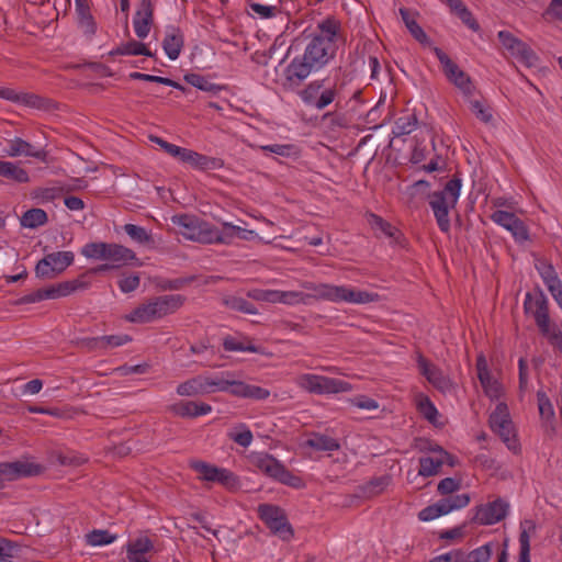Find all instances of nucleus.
<instances>
[{"instance_id":"4be33fe9","label":"nucleus","mask_w":562,"mask_h":562,"mask_svg":"<svg viewBox=\"0 0 562 562\" xmlns=\"http://www.w3.org/2000/svg\"><path fill=\"white\" fill-rule=\"evenodd\" d=\"M509 504L504 499H495L477 508L475 519L481 525H494L504 519Z\"/></svg>"},{"instance_id":"72a5a7b5","label":"nucleus","mask_w":562,"mask_h":562,"mask_svg":"<svg viewBox=\"0 0 562 562\" xmlns=\"http://www.w3.org/2000/svg\"><path fill=\"white\" fill-rule=\"evenodd\" d=\"M179 160L196 169L206 170L213 165V160L191 149L183 148Z\"/></svg>"},{"instance_id":"338daca9","label":"nucleus","mask_w":562,"mask_h":562,"mask_svg":"<svg viewBox=\"0 0 562 562\" xmlns=\"http://www.w3.org/2000/svg\"><path fill=\"white\" fill-rule=\"evenodd\" d=\"M249 7L255 14H257L258 16H260L262 19L272 18L278 12V8L276 5H267V4H261V3H257V2H251L249 4Z\"/></svg>"},{"instance_id":"9d476101","label":"nucleus","mask_w":562,"mask_h":562,"mask_svg":"<svg viewBox=\"0 0 562 562\" xmlns=\"http://www.w3.org/2000/svg\"><path fill=\"white\" fill-rule=\"evenodd\" d=\"M524 307L527 314L531 315L540 330L550 339L553 345L552 335L562 334L560 330L552 328L548 315V300L541 291L527 293Z\"/></svg>"},{"instance_id":"5fc2aeb1","label":"nucleus","mask_w":562,"mask_h":562,"mask_svg":"<svg viewBox=\"0 0 562 562\" xmlns=\"http://www.w3.org/2000/svg\"><path fill=\"white\" fill-rule=\"evenodd\" d=\"M130 78L131 79H135V80H144V81L157 82V83H161V85H165V86L173 87L176 89L183 90V87L181 85H179L178 82H176V81H173V80H171L169 78H165V77L147 75V74H142V72H132L130 75Z\"/></svg>"},{"instance_id":"58836bf2","label":"nucleus","mask_w":562,"mask_h":562,"mask_svg":"<svg viewBox=\"0 0 562 562\" xmlns=\"http://www.w3.org/2000/svg\"><path fill=\"white\" fill-rule=\"evenodd\" d=\"M400 13H401V16H402V20H403L405 26L411 32V34L417 41H422V29L418 25V19H419L418 12L413 11L407 8H401Z\"/></svg>"},{"instance_id":"1a4fd4ad","label":"nucleus","mask_w":562,"mask_h":562,"mask_svg":"<svg viewBox=\"0 0 562 562\" xmlns=\"http://www.w3.org/2000/svg\"><path fill=\"white\" fill-rule=\"evenodd\" d=\"M497 38L506 56L514 58L517 63L526 67H535L537 65L538 57L536 53L513 33L509 31H499Z\"/></svg>"},{"instance_id":"a878e982","label":"nucleus","mask_w":562,"mask_h":562,"mask_svg":"<svg viewBox=\"0 0 562 562\" xmlns=\"http://www.w3.org/2000/svg\"><path fill=\"white\" fill-rule=\"evenodd\" d=\"M170 411L180 417H198L209 414L212 407L206 403L179 402L171 405Z\"/></svg>"},{"instance_id":"2f4dec72","label":"nucleus","mask_w":562,"mask_h":562,"mask_svg":"<svg viewBox=\"0 0 562 562\" xmlns=\"http://www.w3.org/2000/svg\"><path fill=\"white\" fill-rule=\"evenodd\" d=\"M424 376L439 391L446 393L452 390V382L435 367L424 361Z\"/></svg>"},{"instance_id":"8fccbe9b","label":"nucleus","mask_w":562,"mask_h":562,"mask_svg":"<svg viewBox=\"0 0 562 562\" xmlns=\"http://www.w3.org/2000/svg\"><path fill=\"white\" fill-rule=\"evenodd\" d=\"M228 437L234 442H236L237 445H239L244 448L249 447L251 445L252 438H254L249 428L244 424L238 425L234 430H232L228 434Z\"/></svg>"},{"instance_id":"0e129e2a","label":"nucleus","mask_w":562,"mask_h":562,"mask_svg":"<svg viewBox=\"0 0 562 562\" xmlns=\"http://www.w3.org/2000/svg\"><path fill=\"white\" fill-rule=\"evenodd\" d=\"M543 16L548 21L562 22V0H551L543 13Z\"/></svg>"},{"instance_id":"e433bc0d","label":"nucleus","mask_w":562,"mask_h":562,"mask_svg":"<svg viewBox=\"0 0 562 562\" xmlns=\"http://www.w3.org/2000/svg\"><path fill=\"white\" fill-rule=\"evenodd\" d=\"M110 243L92 241L81 248V255L87 259L106 261Z\"/></svg>"},{"instance_id":"a211bd4d","label":"nucleus","mask_w":562,"mask_h":562,"mask_svg":"<svg viewBox=\"0 0 562 562\" xmlns=\"http://www.w3.org/2000/svg\"><path fill=\"white\" fill-rule=\"evenodd\" d=\"M469 503L470 496L468 494H459L439 499L435 504L424 508V521L434 520L454 510L462 509L467 507Z\"/></svg>"},{"instance_id":"412c9836","label":"nucleus","mask_w":562,"mask_h":562,"mask_svg":"<svg viewBox=\"0 0 562 562\" xmlns=\"http://www.w3.org/2000/svg\"><path fill=\"white\" fill-rule=\"evenodd\" d=\"M41 470L42 468L38 464L27 460L0 463L1 487L3 486L4 481H13L24 476L36 475Z\"/></svg>"},{"instance_id":"a19ab883","label":"nucleus","mask_w":562,"mask_h":562,"mask_svg":"<svg viewBox=\"0 0 562 562\" xmlns=\"http://www.w3.org/2000/svg\"><path fill=\"white\" fill-rule=\"evenodd\" d=\"M177 393L180 396H195L204 394L202 375L194 376L177 387Z\"/></svg>"},{"instance_id":"2eb2a0df","label":"nucleus","mask_w":562,"mask_h":562,"mask_svg":"<svg viewBox=\"0 0 562 562\" xmlns=\"http://www.w3.org/2000/svg\"><path fill=\"white\" fill-rule=\"evenodd\" d=\"M445 464L454 467L457 461L441 447L424 442V476L438 474Z\"/></svg>"},{"instance_id":"6e6d98bb","label":"nucleus","mask_w":562,"mask_h":562,"mask_svg":"<svg viewBox=\"0 0 562 562\" xmlns=\"http://www.w3.org/2000/svg\"><path fill=\"white\" fill-rule=\"evenodd\" d=\"M115 536L111 535L106 530H93L87 535V542L90 546H105L110 544L115 540Z\"/></svg>"},{"instance_id":"0eeeda50","label":"nucleus","mask_w":562,"mask_h":562,"mask_svg":"<svg viewBox=\"0 0 562 562\" xmlns=\"http://www.w3.org/2000/svg\"><path fill=\"white\" fill-rule=\"evenodd\" d=\"M251 464L265 475L292 487H301L302 480L288 471L274 457L266 452H255L250 456Z\"/></svg>"},{"instance_id":"79ce46f5","label":"nucleus","mask_w":562,"mask_h":562,"mask_svg":"<svg viewBox=\"0 0 562 562\" xmlns=\"http://www.w3.org/2000/svg\"><path fill=\"white\" fill-rule=\"evenodd\" d=\"M47 222V214L42 209H31L26 211L22 218L21 224L27 228H35L44 225Z\"/></svg>"},{"instance_id":"603ef678","label":"nucleus","mask_w":562,"mask_h":562,"mask_svg":"<svg viewBox=\"0 0 562 562\" xmlns=\"http://www.w3.org/2000/svg\"><path fill=\"white\" fill-rule=\"evenodd\" d=\"M63 297L59 283L52 284L47 288H43L37 290L31 297L32 302L43 301V300H55Z\"/></svg>"},{"instance_id":"c03bdc74","label":"nucleus","mask_w":562,"mask_h":562,"mask_svg":"<svg viewBox=\"0 0 562 562\" xmlns=\"http://www.w3.org/2000/svg\"><path fill=\"white\" fill-rule=\"evenodd\" d=\"M424 418L427 419L435 428H442L447 424V418L438 412L428 398L425 397Z\"/></svg>"},{"instance_id":"6e6552de","label":"nucleus","mask_w":562,"mask_h":562,"mask_svg":"<svg viewBox=\"0 0 562 562\" xmlns=\"http://www.w3.org/2000/svg\"><path fill=\"white\" fill-rule=\"evenodd\" d=\"M490 425L507 448L517 453L519 451V442L516 437V430L510 419L508 407L505 403H498L490 416Z\"/></svg>"},{"instance_id":"69168bd1","label":"nucleus","mask_w":562,"mask_h":562,"mask_svg":"<svg viewBox=\"0 0 562 562\" xmlns=\"http://www.w3.org/2000/svg\"><path fill=\"white\" fill-rule=\"evenodd\" d=\"M184 80L189 85L203 91H210L213 88V83L199 74H187Z\"/></svg>"},{"instance_id":"b1692460","label":"nucleus","mask_w":562,"mask_h":562,"mask_svg":"<svg viewBox=\"0 0 562 562\" xmlns=\"http://www.w3.org/2000/svg\"><path fill=\"white\" fill-rule=\"evenodd\" d=\"M5 155L11 158L20 156L34 157L41 160H45L46 158L45 150L36 149L32 144L20 137H15L8 140Z\"/></svg>"},{"instance_id":"052dcab7","label":"nucleus","mask_w":562,"mask_h":562,"mask_svg":"<svg viewBox=\"0 0 562 562\" xmlns=\"http://www.w3.org/2000/svg\"><path fill=\"white\" fill-rule=\"evenodd\" d=\"M461 486V481L454 477H445L442 479L438 485L437 491L441 495H450L453 492H457Z\"/></svg>"},{"instance_id":"6ab92c4d","label":"nucleus","mask_w":562,"mask_h":562,"mask_svg":"<svg viewBox=\"0 0 562 562\" xmlns=\"http://www.w3.org/2000/svg\"><path fill=\"white\" fill-rule=\"evenodd\" d=\"M476 371L485 395L492 401L499 400L504 394V387L501 382L491 374L487 360L482 353L479 355L476 359Z\"/></svg>"},{"instance_id":"7c9ffc66","label":"nucleus","mask_w":562,"mask_h":562,"mask_svg":"<svg viewBox=\"0 0 562 562\" xmlns=\"http://www.w3.org/2000/svg\"><path fill=\"white\" fill-rule=\"evenodd\" d=\"M154 550L153 541L145 536L131 540L126 544V554L128 560L146 558V554Z\"/></svg>"},{"instance_id":"aec40b11","label":"nucleus","mask_w":562,"mask_h":562,"mask_svg":"<svg viewBox=\"0 0 562 562\" xmlns=\"http://www.w3.org/2000/svg\"><path fill=\"white\" fill-rule=\"evenodd\" d=\"M492 221L508 231L516 241L522 243L529 238L525 223L515 214L497 210L491 215Z\"/></svg>"},{"instance_id":"a18cd8bd","label":"nucleus","mask_w":562,"mask_h":562,"mask_svg":"<svg viewBox=\"0 0 562 562\" xmlns=\"http://www.w3.org/2000/svg\"><path fill=\"white\" fill-rule=\"evenodd\" d=\"M536 268L542 278L544 284L547 285L548 290H550V286H557L561 284L560 279L558 278L554 268L546 262V261H538L536 265Z\"/></svg>"},{"instance_id":"20e7f679","label":"nucleus","mask_w":562,"mask_h":562,"mask_svg":"<svg viewBox=\"0 0 562 562\" xmlns=\"http://www.w3.org/2000/svg\"><path fill=\"white\" fill-rule=\"evenodd\" d=\"M462 182L459 178L449 180L443 189L429 194L428 202L442 232L450 229V212L456 209L461 194Z\"/></svg>"},{"instance_id":"5701e85b","label":"nucleus","mask_w":562,"mask_h":562,"mask_svg":"<svg viewBox=\"0 0 562 562\" xmlns=\"http://www.w3.org/2000/svg\"><path fill=\"white\" fill-rule=\"evenodd\" d=\"M154 7L151 0H142L134 16V31L137 37L145 38L149 34L153 23Z\"/></svg>"},{"instance_id":"4c0bfd02","label":"nucleus","mask_w":562,"mask_h":562,"mask_svg":"<svg viewBox=\"0 0 562 562\" xmlns=\"http://www.w3.org/2000/svg\"><path fill=\"white\" fill-rule=\"evenodd\" d=\"M305 445L318 451H334L340 447L336 439L325 435H313Z\"/></svg>"},{"instance_id":"4468645a","label":"nucleus","mask_w":562,"mask_h":562,"mask_svg":"<svg viewBox=\"0 0 562 562\" xmlns=\"http://www.w3.org/2000/svg\"><path fill=\"white\" fill-rule=\"evenodd\" d=\"M190 467L198 473L199 480L217 482L227 488L237 485V477L227 469L217 468L201 460L190 461Z\"/></svg>"},{"instance_id":"680f3d73","label":"nucleus","mask_w":562,"mask_h":562,"mask_svg":"<svg viewBox=\"0 0 562 562\" xmlns=\"http://www.w3.org/2000/svg\"><path fill=\"white\" fill-rule=\"evenodd\" d=\"M452 3H456L452 7V10L462 19V21L468 24L472 30L477 29V24L475 20L472 18V14L465 9V7L461 3L460 0H451Z\"/></svg>"},{"instance_id":"3c124183","label":"nucleus","mask_w":562,"mask_h":562,"mask_svg":"<svg viewBox=\"0 0 562 562\" xmlns=\"http://www.w3.org/2000/svg\"><path fill=\"white\" fill-rule=\"evenodd\" d=\"M224 349L227 351H248L255 353H261V349L255 345H245L243 341L237 340L232 336H227L223 341Z\"/></svg>"},{"instance_id":"bb28decb","label":"nucleus","mask_w":562,"mask_h":562,"mask_svg":"<svg viewBox=\"0 0 562 562\" xmlns=\"http://www.w3.org/2000/svg\"><path fill=\"white\" fill-rule=\"evenodd\" d=\"M76 11L78 14V25L87 37H92L97 32V23L93 20L90 10L85 0H76Z\"/></svg>"},{"instance_id":"37998d69","label":"nucleus","mask_w":562,"mask_h":562,"mask_svg":"<svg viewBox=\"0 0 562 562\" xmlns=\"http://www.w3.org/2000/svg\"><path fill=\"white\" fill-rule=\"evenodd\" d=\"M226 307L245 314H257V308L247 300L240 296H227L223 300Z\"/></svg>"},{"instance_id":"f8f14e48","label":"nucleus","mask_w":562,"mask_h":562,"mask_svg":"<svg viewBox=\"0 0 562 562\" xmlns=\"http://www.w3.org/2000/svg\"><path fill=\"white\" fill-rule=\"evenodd\" d=\"M257 512L260 519L273 535L284 541H289L293 537V529L282 508L271 504H261L258 506Z\"/></svg>"},{"instance_id":"f3484780","label":"nucleus","mask_w":562,"mask_h":562,"mask_svg":"<svg viewBox=\"0 0 562 562\" xmlns=\"http://www.w3.org/2000/svg\"><path fill=\"white\" fill-rule=\"evenodd\" d=\"M255 236L256 233L254 231L223 222L221 229L211 224L207 244L231 245L235 238L250 240Z\"/></svg>"},{"instance_id":"f257e3e1","label":"nucleus","mask_w":562,"mask_h":562,"mask_svg":"<svg viewBox=\"0 0 562 562\" xmlns=\"http://www.w3.org/2000/svg\"><path fill=\"white\" fill-rule=\"evenodd\" d=\"M340 41V25L336 20L325 19L319 22L303 53L285 67L283 86L293 90L312 74L324 69L336 57Z\"/></svg>"},{"instance_id":"e2e57ef3","label":"nucleus","mask_w":562,"mask_h":562,"mask_svg":"<svg viewBox=\"0 0 562 562\" xmlns=\"http://www.w3.org/2000/svg\"><path fill=\"white\" fill-rule=\"evenodd\" d=\"M260 149L265 153H272L278 156L289 157L294 151V146L290 144H272L260 146Z\"/></svg>"},{"instance_id":"ea45409f","label":"nucleus","mask_w":562,"mask_h":562,"mask_svg":"<svg viewBox=\"0 0 562 562\" xmlns=\"http://www.w3.org/2000/svg\"><path fill=\"white\" fill-rule=\"evenodd\" d=\"M111 54L128 56H151V53L147 49L146 45L136 41H130L127 43L121 44L114 50H112Z\"/></svg>"},{"instance_id":"c9c22d12","label":"nucleus","mask_w":562,"mask_h":562,"mask_svg":"<svg viewBox=\"0 0 562 562\" xmlns=\"http://www.w3.org/2000/svg\"><path fill=\"white\" fill-rule=\"evenodd\" d=\"M0 176L20 183H25L29 181V175L26 170L19 167L14 162L7 160H0Z\"/></svg>"},{"instance_id":"7ed1b4c3","label":"nucleus","mask_w":562,"mask_h":562,"mask_svg":"<svg viewBox=\"0 0 562 562\" xmlns=\"http://www.w3.org/2000/svg\"><path fill=\"white\" fill-rule=\"evenodd\" d=\"M303 286L313 291V297L315 300H324L333 303L368 304L379 300L376 293L352 286L329 283L314 284L310 282L304 283Z\"/></svg>"},{"instance_id":"cd10ccee","label":"nucleus","mask_w":562,"mask_h":562,"mask_svg":"<svg viewBox=\"0 0 562 562\" xmlns=\"http://www.w3.org/2000/svg\"><path fill=\"white\" fill-rule=\"evenodd\" d=\"M401 202L411 212L419 210L422 203V180H417L401 190Z\"/></svg>"},{"instance_id":"bf43d9fd","label":"nucleus","mask_w":562,"mask_h":562,"mask_svg":"<svg viewBox=\"0 0 562 562\" xmlns=\"http://www.w3.org/2000/svg\"><path fill=\"white\" fill-rule=\"evenodd\" d=\"M140 283V278L137 273L123 276L119 281V288L123 293L134 292Z\"/></svg>"},{"instance_id":"13d9d810","label":"nucleus","mask_w":562,"mask_h":562,"mask_svg":"<svg viewBox=\"0 0 562 562\" xmlns=\"http://www.w3.org/2000/svg\"><path fill=\"white\" fill-rule=\"evenodd\" d=\"M98 346L100 347H119L125 345L131 341V337L128 335H111L103 336L95 339Z\"/></svg>"},{"instance_id":"49530a36","label":"nucleus","mask_w":562,"mask_h":562,"mask_svg":"<svg viewBox=\"0 0 562 562\" xmlns=\"http://www.w3.org/2000/svg\"><path fill=\"white\" fill-rule=\"evenodd\" d=\"M495 548L494 542L485 543L470 551L464 562H488Z\"/></svg>"},{"instance_id":"dca6fc26","label":"nucleus","mask_w":562,"mask_h":562,"mask_svg":"<svg viewBox=\"0 0 562 562\" xmlns=\"http://www.w3.org/2000/svg\"><path fill=\"white\" fill-rule=\"evenodd\" d=\"M429 50L440 61L442 71L450 82L458 87L462 92L470 93L472 90L471 81L465 72L456 65L441 49L438 47H429Z\"/></svg>"},{"instance_id":"423d86ee","label":"nucleus","mask_w":562,"mask_h":562,"mask_svg":"<svg viewBox=\"0 0 562 562\" xmlns=\"http://www.w3.org/2000/svg\"><path fill=\"white\" fill-rule=\"evenodd\" d=\"M295 384L303 391L316 395H331L352 391V385L349 382L314 373L297 375Z\"/></svg>"},{"instance_id":"de8ad7c7","label":"nucleus","mask_w":562,"mask_h":562,"mask_svg":"<svg viewBox=\"0 0 562 562\" xmlns=\"http://www.w3.org/2000/svg\"><path fill=\"white\" fill-rule=\"evenodd\" d=\"M537 400L541 419L544 420L546 423H551L555 415L551 401L542 391H538Z\"/></svg>"},{"instance_id":"39448f33","label":"nucleus","mask_w":562,"mask_h":562,"mask_svg":"<svg viewBox=\"0 0 562 562\" xmlns=\"http://www.w3.org/2000/svg\"><path fill=\"white\" fill-rule=\"evenodd\" d=\"M302 102L317 111H322L333 103L339 105L341 99V86L329 82L326 79L311 81L299 92Z\"/></svg>"},{"instance_id":"c756f323","label":"nucleus","mask_w":562,"mask_h":562,"mask_svg":"<svg viewBox=\"0 0 562 562\" xmlns=\"http://www.w3.org/2000/svg\"><path fill=\"white\" fill-rule=\"evenodd\" d=\"M123 229L137 245L146 247L147 249H154L156 247L153 234L146 228L135 224H125Z\"/></svg>"},{"instance_id":"c85d7f7f","label":"nucleus","mask_w":562,"mask_h":562,"mask_svg":"<svg viewBox=\"0 0 562 562\" xmlns=\"http://www.w3.org/2000/svg\"><path fill=\"white\" fill-rule=\"evenodd\" d=\"M183 46V36L176 27H169L162 42V47L167 56L175 60L179 57Z\"/></svg>"},{"instance_id":"864d4df0","label":"nucleus","mask_w":562,"mask_h":562,"mask_svg":"<svg viewBox=\"0 0 562 562\" xmlns=\"http://www.w3.org/2000/svg\"><path fill=\"white\" fill-rule=\"evenodd\" d=\"M471 111L474 113V115L481 120L484 123H491L493 120V113L490 105L484 103L480 100H472L471 103Z\"/></svg>"},{"instance_id":"ddd939ff","label":"nucleus","mask_w":562,"mask_h":562,"mask_svg":"<svg viewBox=\"0 0 562 562\" xmlns=\"http://www.w3.org/2000/svg\"><path fill=\"white\" fill-rule=\"evenodd\" d=\"M74 260L75 255L69 250L47 254L37 262L35 267L36 276L44 279H52L64 272L74 263Z\"/></svg>"},{"instance_id":"4d7b16f0","label":"nucleus","mask_w":562,"mask_h":562,"mask_svg":"<svg viewBox=\"0 0 562 562\" xmlns=\"http://www.w3.org/2000/svg\"><path fill=\"white\" fill-rule=\"evenodd\" d=\"M448 164L447 160L442 156H437L435 159L430 160L427 165H424V172L427 173H438L440 177L448 176Z\"/></svg>"},{"instance_id":"f03ea898","label":"nucleus","mask_w":562,"mask_h":562,"mask_svg":"<svg viewBox=\"0 0 562 562\" xmlns=\"http://www.w3.org/2000/svg\"><path fill=\"white\" fill-rule=\"evenodd\" d=\"M184 303L180 294H165L151 297L136 306L125 319L130 323L146 324L156 322L178 311Z\"/></svg>"},{"instance_id":"774afa93","label":"nucleus","mask_w":562,"mask_h":562,"mask_svg":"<svg viewBox=\"0 0 562 562\" xmlns=\"http://www.w3.org/2000/svg\"><path fill=\"white\" fill-rule=\"evenodd\" d=\"M227 384L228 385L226 392H229L234 396L246 398L248 383L244 381L232 380L229 378Z\"/></svg>"},{"instance_id":"473e14b6","label":"nucleus","mask_w":562,"mask_h":562,"mask_svg":"<svg viewBox=\"0 0 562 562\" xmlns=\"http://www.w3.org/2000/svg\"><path fill=\"white\" fill-rule=\"evenodd\" d=\"M0 99L12 101L15 103L24 104L27 106L36 108L40 105V100L35 94L26 92H18L10 88L0 87Z\"/></svg>"},{"instance_id":"9b49d317","label":"nucleus","mask_w":562,"mask_h":562,"mask_svg":"<svg viewBox=\"0 0 562 562\" xmlns=\"http://www.w3.org/2000/svg\"><path fill=\"white\" fill-rule=\"evenodd\" d=\"M171 223L176 232L186 239L207 244L211 224L190 214H177L171 216Z\"/></svg>"},{"instance_id":"f704fd0d","label":"nucleus","mask_w":562,"mask_h":562,"mask_svg":"<svg viewBox=\"0 0 562 562\" xmlns=\"http://www.w3.org/2000/svg\"><path fill=\"white\" fill-rule=\"evenodd\" d=\"M231 373L217 375H202L204 394L213 392H226Z\"/></svg>"},{"instance_id":"393cba45","label":"nucleus","mask_w":562,"mask_h":562,"mask_svg":"<svg viewBox=\"0 0 562 562\" xmlns=\"http://www.w3.org/2000/svg\"><path fill=\"white\" fill-rule=\"evenodd\" d=\"M135 260H137V257L134 250L120 244L110 243L106 261L111 262L114 267L121 268Z\"/></svg>"},{"instance_id":"09e8293b","label":"nucleus","mask_w":562,"mask_h":562,"mask_svg":"<svg viewBox=\"0 0 562 562\" xmlns=\"http://www.w3.org/2000/svg\"><path fill=\"white\" fill-rule=\"evenodd\" d=\"M279 297V303L285 305L306 304L308 299H314L313 292L310 294H305L299 291H280Z\"/></svg>"}]
</instances>
